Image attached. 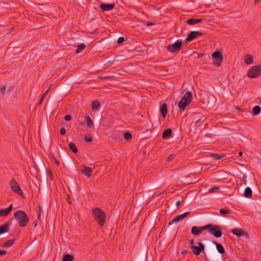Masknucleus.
<instances>
[{
  "label": "nucleus",
  "instance_id": "nucleus-50",
  "mask_svg": "<svg viewBox=\"0 0 261 261\" xmlns=\"http://www.w3.org/2000/svg\"><path fill=\"white\" fill-rule=\"evenodd\" d=\"M180 203V201L179 200H178V201H177L176 202L175 205H176L177 206H179V205Z\"/></svg>",
  "mask_w": 261,
  "mask_h": 261
},
{
  "label": "nucleus",
  "instance_id": "nucleus-2",
  "mask_svg": "<svg viewBox=\"0 0 261 261\" xmlns=\"http://www.w3.org/2000/svg\"><path fill=\"white\" fill-rule=\"evenodd\" d=\"M93 216L95 220L98 223L100 227H102L106 220V215L103 211L98 207L93 210Z\"/></svg>",
  "mask_w": 261,
  "mask_h": 261
},
{
  "label": "nucleus",
  "instance_id": "nucleus-41",
  "mask_svg": "<svg viewBox=\"0 0 261 261\" xmlns=\"http://www.w3.org/2000/svg\"><path fill=\"white\" fill-rule=\"evenodd\" d=\"M64 119L67 121H70L71 120V116L70 115H66L64 117Z\"/></svg>",
  "mask_w": 261,
  "mask_h": 261
},
{
  "label": "nucleus",
  "instance_id": "nucleus-12",
  "mask_svg": "<svg viewBox=\"0 0 261 261\" xmlns=\"http://www.w3.org/2000/svg\"><path fill=\"white\" fill-rule=\"evenodd\" d=\"M11 224V223L8 221L5 224L0 226V235L8 232L10 230L9 225Z\"/></svg>",
  "mask_w": 261,
  "mask_h": 261
},
{
  "label": "nucleus",
  "instance_id": "nucleus-24",
  "mask_svg": "<svg viewBox=\"0 0 261 261\" xmlns=\"http://www.w3.org/2000/svg\"><path fill=\"white\" fill-rule=\"evenodd\" d=\"M220 213L222 216L229 217L231 213L229 210L220 209Z\"/></svg>",
  "mask_w": 261,
  "mask_h": 261
},
{
  "label": "nucleus",
  "instance_id": "nucleus-59",
  "mask_svg": "<svg viewBox=\"0 0 261 261\" xmlns=\"http://www.w3.org/2000/svg\"><path fill=\"white\" fill-rule=\"evenodd\" d=\"M260 102H261V99H260Z\"/></svg>",
  "mask_w": 261,
  "mask_h": 261
},
{
  "label": "nucleus",
  "instance_id": "nucleus-33",
  "mask_svg": "<svg viewBox=\"0 0 261 261\" xmlns=\"http://www.w3.org/2000/svg\"><path fill=\"white\" fill-rule=\"evenodd\" d=\"M213 159H215L216 160H221L223 157H224L223 155H218L216 153H213L211 155Z\"/></svg>",
  "mask_w": 261,
  "mask_h": 261
},
{
  "label": "nucleus",
  "instance_id": "nucleus-10",
  "mask_svg": "<svg viewBox=\"0 0 261 261\" xmlns=\"http://www.w3.org/2000/svg\"><path fill=\"white\" fill-rule=\"evenodd\" d=\"M205 230H206V225L201 227L194 226L191 228V233L193 235L198 236L201 234L202 231Z\"/></svg>",
  "mask_w": 261,
  "mask_h": 261
},
{
  "label": "nucleus",
  "instance_id": "nucleus-21",
  "mask_svg": "<svg viewBox=\"0 0 261 261\" xmlns=\"http://www.w3.org/2000/svg\"><path fill=\"white\" fill-rule=\"evenodd\" d=\"M252 191L250 187L246 188L244 193V196L246 198H251L252 196Z\"/></svg>",
  "mask_w": 261,
  "mask_h": 261
},
{
  "label": "nucleus",
  "instance_id": "nucleus-5",
  "mask_svg": "<svg viewBox=\"0 0 261 261\" xmlns=\"http://www.w3.org/2000/svg\"><path fill=\"white\" fill-rule=\"evenodd\" d=\"M261 74V64L252 66L247 72L250 78H256Z\"/></svg>",
  "mask_w": 261,
  "mask_h": 261
},
{
  "label": "nucleus",
  "instance_id": "nucleus-19",
  "mask_svg": "<svg viewBox=\"0 0 261 261\" xmlns=\"http://www.w3.org/2000/svg\"><path fill=\"white\" fill-rule=\"evenodd\" d=\"M202 19H189L187 21V23L189 25H194L202 21Z\"/></svg>",
  "mask_w": 261,
  "mask_h": 261
},
{
  "label": "nucleus",
  "instance_id": "nucleus-16",
  "mask_svg": "<svg viewBox=\"0 0 261 261\" xmlns=\"http://www.w3.org/2000/svg\"><path fill=\"white\" fill-rule=\"evenodd\" d=\"M160 111L163 117L165 118L167 114V106L166 103H164L160 105Z\"/></svg>",
  "mask_w": 261,
  "mask_h": 261
},
{
  "label": "nucleus",
  "instance_id": "nucleus-57",
  "mask_svg": "<svg viewBox=\"0 0 261 261\" xmlns=\"http://www.w3.org/2000/svg\"><path fill=\"white\" fill-rule=\"evenodd\" d=\"M238 109L239 110H241L242 111H243V110H242V109H240V108H238Z\"/></svg>",
  "mask_w": 261,
  "mask_h": 261
},
{
  "label": "nucleus",
  "instance_id": "nucleus-14",
  "mask_svg": "<svg viewBox=\"0 0 261 261\" xmlns=\"http://www.w3.org/2000/svg\"><path fill=\"white\" fill-rule=\"evenodd\" d=\"M13 208L12 204H11L6 209H0V217L7 216L11 212Z\"/></svg>",
  "mask_w": 261,
  "mask_h": 261
},
{
  "label": "nucleus",
  "instance_id": "nucleus-25",
  "mask_svg": "<svg viewBox=\"0 0 261 261\" xmlns=\"http://www.w3.org/2000/svg\"><path fill=\"white\" fill-rule=\"evenodd\" d=\"M261 111V108L259 106H255L253 107L252 110V114L253 115H258Z\"/></svg>",
  "mask_w": 261,
  "mask_h": 261
},
{
  "label": "nucleus",
  "instance_id": "nucleus-13",
  "mask_svg": "<svg viewBox=\"0 0 261 261\" xmlns=\"http://www.w3.org/2000/svg\"><path fill=\"white\" fill-rule=\"evenodd\" d=\"M115 5L114 4H101L99 7L103 11H110L114 8Z\"/></svg>",
  "mask_w": 261,
  "mask_h": 261
},
{
  "label": "nucleus",
  "instance_id": "nucleus-18",
  "mask_svg": "<svg viewBox=\"0 0 261 261\" xmlns=\"http://www.w3.org/2000/svg\"><path fill=\"white\" fill-rule=\"evenodd\" d=\"M172 133V131L171 128L166 129L163 133L162 138L163 139H167L171 137Z\"/></svg>",
  "mask_w": 261,
  "mask_h": 261
},
{
  "label": "nucleus",
  "instance_id": "nucleus-49",
  "mask_svg": "<svg viewBox=\"0 0 261 261\" xmlns=\"http://www.w3.org/2000/svg\"><path fill=\"white\" fill-rule=\"evenodd\" d=\"M67 202H68V203H70V204L71 203V201L70 200V197H69V195H68V198L67 199Z\"/></svg>",
  "mask_w": 261,
  "mask_h": 261
},
{
  "label": "nucleus",
  "instance_id": "nucleus-58",
  "mask_svg": "<svg viewBox=\"0 0 261 261\" xmlns=\"http://www.w3.org/2000/svg\"><path fill=\"white\" fill-rule=\"evenodd\" d=\"M11 90V88H10V89H9V92H10Z\"/></svg>",
  "mask_w": 261,
  "mask_h": 261
},
{
  "label": "nucleus",
  "instance_id": "nucleus-20",
  "mask_svg": "<svg viewBox=\"0 0 261 261\" xmlns=\"http://www.w3.org/2000/svg\"><path fill=\"white\" fill-rule=\"evenodd\" d=\"M244 62L247 64H251L253 62V59L251 55H247L244 58Z\"/></svg>",
  "mask_w": 261,
  "mask_h": 261
},
{
  "label": "nucleus",
  "instance_id": "nucleus-7",
  "mask_svg": "<svg viewBox=\"0 0 261 261\" xmlns=\"http://www.w3.org/2000/svg\"><path fill=\"white\" fill-rule=\"evenodd\" d=\"M10 187L11 189L14 192L17 193L18 195H22V192L19 185L14 178H12L10 181Z\"/></svg>",
  "mask_w": 261,
  "mask_h": 261
},
{
  "label": "nucleus",
  "instance_id": "nucleus-22",
  "mask_svg": "<svg viewBox=\"0 0 261 261\" xmlns=\"http://www.w3.org/2000/svg\"><path fill=\"white\" fill-rule=\"evenodd\" d=\"M85 120L87 126L89 128H93L94 127L93 122L89 116H86Z\"/></svg>",
  "mask_w": 261,
  "mask_h": 261
},
{
  "label": "nucleus",
  "instance_id": "nucleus-3",
  "mask_svg": "<svg viewBox=\"0 0 261 261\" xmlns=\"http://www.w3.org/2000/svg\"><path fill=\"white\" fill-rule=\"evenodd\" d=\"M192 99V92H186L178 103V107L179 108L180 112L185 111L186 108L191 103Z\"/></svg>",
  "mask_w": 261,
  "mask_h": 261
},
{
  "label": "nucleus",
  "instance_id": "nucleus-53",
  "mask_svg": "<svg viewBox=\"0 0 261 261\" xmlns=\"http://www.w3.org/2000/svg\"><path fill=\"white\" fill-rule=\"evenodd\" d=\"M48 90H47L45 92V93L42 95V96H43V97H44L46 95V94H47V93H48Z\"/></svg>",
  "mask_w": 261,
  "mask_h": 261
},
{
  "label": "nucleus",
  "instance_id": "nucleus-42",
  "mask_svg": "<svg viewBox=\"0 0 261 261\" xmlns=\"http://www.w3.org/2000/svg\"><path fill=\"white\" fill-rule=\"evenodd\" d=\"M218 187H214L208 190L210 193L215 192L218 189Z\"/></svg>",
  "mask_w": 261,
  "mask_h": 261
},
{
  "label": "nucleus",
  "instance_id": "nucleus-30",
  "mask_svg": "<svg viewBox=\"0 0 261 261\" xmlns=\"http://www.w3.org/2000/svg\"><path fill=\"white\" fill-rule=\"evenodd\" d=\"M69 148L74 152L77 153L78 150L75 146V145L72 142L69 144Z\"/></svg>",
  "mask_w": 261,
  "mask_h": 261
},
{
  "label": "nucleus",
  "instance_id": "nucleus-44",
  "mask_svg": "<svg viewBox=\"0 0 261 261\" xmlns=\"http://www.w3.org/2000/svg\"><path fill=\"white\" fill-rule=\"evenodd\" d=\"M194 240L192 239L189 242V246L191 247V246H194Z\"/></svg>",
  "mask_w": 261,
  "mask_h": 261
},
{
  "label": "nucleus",
  "instance_id": "nucleus-56",
  "mask_svg": "<svg viewBox=\"0 0 261 261\" xmlns=\"http://www.w3.org/2000/svg\"><path fill=\"white\" fill-rule=\"evenodd\" d=\"M37 221H36L34 222V227H36L37 225Z\"/></svg>",
  "mask_w": 261,
  "mask_h": 261
},
{
  "label": "nucleus",
  "instance_id": "nucleus-23",
  "mask_svg": "<svg viewBox=\"0 0 261 261\" xmlns=\"http://www.w3.org/2000/svg\"><path fill=\"white\" fill-rule=\"evenodd\" d=\"M212 56L213 58H214V59H219V60H220L221 59H223L222 54H221V53L218 51L214 52L212 54Z\"/></svg>",
  "mask_w": 261,
  "mask_h": 261
},
{
  "label": "nucleus",
  "instance_id": "nucleus-46",
  "mask_svg": "<svg viewBox=\"0 0 261 261\" xmlns=\"http://www.w3.org/2000/svg\"><path fill=\"white\" fill-rule=\"evenodd\" d=\"M154 25V23H151V22H149V21H147V23H146V25H147V26H150V25Z\"/></svg>",
  "mask_w": 261,
  "mask_h": 261
},
{
  "label": "nucleus",
  "instance_id": "nucleus-45",
  "mask_svg": "<svg viewBox=\"0 0 261 261\" xmlns=\"http://www.w3.org/2000/svg\"><path fill=\"white\" fill-rule=\"evenodd\" d=\"M6 254V252L5 250H0V255H4Z\"/></svg>",
  "mask_w": 261,
  "mask_h": 261
},
{
  "label": "nucleus",
  "instance_id": "nucleus-15",
  "mask_svg": "<svg viewBox=\"0 0 261 261\" xmlns=\"http://www.w3.org/2000/svg\"><path fill=\"white\" fill-rule=\"evenodd\" d=\"M81 172L86 176L90 177L92 173V169L90 167L84 166L83 169H81Z\"/></svg>",
  "mask_w": 261,
  "mask_h": 261
},
{
  "label": "nucleus",
  "instance_id": "nucleus-28",
  "mask_svg": "<svg viewBox=\"0 0 261 261\" xmlns=\"http://www.w3.org/2000/svg\"><path fill=\"white\" fill-rule=\"evenodd\" d=\"M74 257L72 255L70 254H65L63 255L62 261H73Z\"/></svg>",
  "mask_w": 261,
  "mask_h": 261
},
{
  "label": "nucleus",
  "instance_id": "nucleus-48",
  "mask_svg": "<svg viewBox=\"0 0 261 261\" xmlns=\"http://www.w3.org/2000/svg\"><path fill=\"white\" fill-rule=\"evenodd\" d=\"M43 99H44V97L43 96H42V97L40 98V100H39V105H41V103L42 102L43 100Z\"/></svg>",
  "mask_w": 261,
  "mask_h": 261
},
{
  "label": "nucleus",
  "instance_id": "nucleus-29",
  "mask_svg": "<svg viewBox=\"0 0 261 261\" xmlns=\"http://www.w3.org/2000/svg\"><path fill=\"white\" fill-rule=\"evenodd\" d=\"M14 242V239H11L6 241L4 244L3 247L4 248H9L12 246Z\"/></svg>",
  "mask_w": 261,
  "mask_h": 261
},
{
  "label": "nucleus",
  "instance_id": "nucleus-47",
  "mask_svg": "<svg viewBox=\"0 0 261 261\" xmlns=\"http://www.w3.org/2000/svg\"><path fill=\"white\" fill-rule=\"evenodd\" d=\"M54 163L57 164L58 166L59 165L60 163H59V162L56 159H55V161H54Z\"/></svg>",
  "mask_w": 261,
  "mask_h": 261
},
{
  "label": "nucleus",
  "instance_id": "nucleus-35",
  "mask_svg": "<svg viewBox=\"0 0 261 261\" xmlns=\"http://www.w3.org/2000/svg\"><path fill=\"white\" fill-rule=\"evenodd\" d=\"M6 90V88L5 86H2L0 88V93L1 94V95L4 96L5 95V92Z\"/></svg>",
  "mask_w": 261,
  "mask_h": 261
},
{
  "label": "nucleus",
  "instance_id": "nucleus-38",
  "mask_svg": "<svg viewBox=\"0 0 261 261\" xmlns=\"http://www.w3.org/2000/svg\"><path fill=\"white\" fill-rule=\"evenodd\" d=\"M125 39L123 37H119L117 40V43L119 44L122 43L124 41Z\"/></svg>",
  "mask_w": 261,
  "mask_h": 261
},
{
  "label": "nucleus",
  "instance_id": "nucleus-31",
  "mask_svg": "<svg viewBox=\"0 0 261 261\" xmlns=\"http://www.w3.org/2000/svg\"><path fill=\"white\" fill-rule=\"evenodd\" d=\"M85 47H86L85 44L84 43H81V44L78 45V46H77V48L76 49L75 53L76 54L79 53L82 50L84 49Z\"/></svg>",
  "mask_w": 261,
  "mask_h": 261
},
{
  "label": "nucleus",
  "instance_id": "nucleus-26",
  "mask_svg": "<svg viewBox=\"0 0 261 261\" xmlns=\"http://www.w3.org/2000/svg\"><path fill=\"white\" fill-rule=\"evenodd\" d=\"M191 249L193 251L194 254H195L196 255H198L200 254V253L201 252L200 251V250L198 246H192L190 247Z\"/></svg>",
  "mask_w": 261,
  "mask_h": 261
},
{
  "label": "nucleus",
  "instance_id": "nucleus-4",
  "mask_svg": "<svg viewBox=\"0 0 261 261\" xmlns=\"http://www.w3.org/2000/svg\"><path fill=\"white\" fill-rule=\"evenodd\" d=\"M222 227L219 225L208 224L206 225V230L208 232L213 234L215 237L219 238L222 237L223 232Z\"/></svg>",
  "mask_w": 261,
  "mask_h": 261
},
{
  "label": "nucleus",
  "instance_id": "nucleus-40",
  "mask_svg": "<svg viewBox=\"0 0 261 261\" xmlns=\"http://www.w3.org/2000/svg\"><path fill=\"white\" fill-rule=\"evenodd\" d=\"M66 130L65 127H62L60 130V133L62 135H64L66 134Z\"/></svg>",
  "mask_w": 261,
  "mask_h": 261
},
{
  "label": "nucleus",
  "instance_id": "nucleus-34",
  "mask_svg": "<svg viewBox=\"0 0 261 261\" xmlns=\"http://www.w3.org/2000/svg\"><path fill=\"white\" fill-rule=\"evenodd\" d=\"M222 60L223 59H221L220 60H219V59H214V64L217 67H219L222 63Z\"/></svg>",
  "mask_w": 261,
  "mask_h": 261
},
{
  "label": "nucleus",
  "instance_id": "nucleus-36",
  "mask_svg": "<svg viewBox=\"0 0 261 261\" xmlns=\"http://www.w3.org/2000/svg\"><path fill=\"white\" fill-rule=\"evenodd\" d=\"M39 207V212L38 213V219H39L40 217L41 214L43 213L42 208L40 205H38Z\"/></svg>",
  "mask_w": 261,
  "mask_h": 261
},
{
  "label": "nucleus",
  "instance_id": "nucleus-6",
  "mask_svg": "<svg viewBox=\"0 0 261 261\" xmlns=\"http://www.w3.org/2000/svg\"><path fill=\"white\" fill-rule=\"evenodd\" d=\"M182 40L178 39L175 43L167 46V49L172 53L179 51L181 48Z\"/></svg>",
  "mask_w": 261,
  "mask_h": 261
},
{
  "label": "nucleus",
  "instance_id": "nucleus-54",
  "mask_svg": "<svg viewBox=\"0 0 261 261\" xmlns=\"http://www.w3.org/2000/svg\"><path fill=\"white\" fill-rule=\"evenodd\" d=\"M243 155V152L240 151L239 152V156H241Z\"/></svg>",
  "mask_w": 261,
  "mask_h": 261
},
{
  "label": "nucleus",
  "instance_id": "nucleus-43",
  "mask_svg": "<svg viewBox=\"0 0 261 261\" xmlns=\"http://www.w3.org/2000/svg\"><path fill=\"white\" fill-rule=\"evenodd\" d=\"M204 120V119H203V118H199L198 119H197L196 121H195V123L197 124L198 123H199L201 121H203Z\"/></svg>",
  "mask_w": 261,
  "mask_h": 261
},
{
  "label": "nucleus",
  "instance_id": "nucleus-55",
  "mask_svg": "<svg viewBox=\"0 0 261 261\" xmlns=\"http://www.w3.org/2000/svg\"><path fill=\"white\" fill-rule=\"evenodd\" d=\"M261 0H255V4H256L259 2Z\"/></svg>",
  "mask_w": 261,
  "mask_h": 261
},
{
  "label": "nucleus",
  "instance_id": "nucleus-51",
  "mask_svg": "<svg viewBox=\"0 0 261 261\" xmlns=\"http://www.w3.org/2000/svg\"><path fill=\"white\" fill-rule=\"evenodd\" d=\"M110 77H111L109 76H105L102 77L101 78L103 79H105V80H107V79H109Z\"/></svg>",
  "mask_w": 261,
  "mask_h": 261
},
{
  "label": "nucleus",
  "instance_id": "nucleus-1",
  "mask_svg": "<svg viewBox=\"0 0 261 261\" xmlns=\"http://www.w3.org/2000/svg\"><path fill=\"white\" fill-rule=\"evenodd\" d=\"M14 218L21 227H25L29 222V218L27 213L21 210H18L14 213Z\"/></svg>",
  "mask_w": 261,
  "mask_h": 261
},
{
  "label": "nucleus",
  "instance_id": "nucleus-9",
  "mask_svg": "<svg viewBox=\"0 0 261 261\" xmlns=\"http://www.w3.org/2000/svg\"><path fill=\"white\" fill-rule=\"evenodd\" d=\"M190 214V212H186L181 215L176 216L175 218H173L172 222L169 223V225H171L172 224H173V223H176L184 219L187 217Z\"/></svg>",
  "mask_w": 261,
  "mask_h": 261
},
{
  "label": "nucleus",
  "instance_id": "nucleus-39",
  "mask_svg": "<svg viewBox=\"0 0 261 261\" xmlns=\"http://www.w3.org/2000/svg\"><path fill=\"white\" fill-rule=\"evenodd\" d=\"M85 140L88 142H91L92 141V138L91 136H85Z\"/></svg>",
  "mask_w": 261,
  "mask_h": 261
},
{
  "label": "nucleus",
  "instance_id": "nucleus-27",
  "mask_svg": "<svg viewBox=\"0 0 261 261\" xmlns=\"http://www.w3.org/2000/svg\"><path fill=\"white\" fill-rule=\"evenodd\" d=\"M100 107V102L97 100L93 101L92 102V108L93 110H98Z\"/></svg>",
  "mask_w": 261,
  "mask_h": 261
},
{
  "label": "nucleus",
  "instance_id": "nucleus-37",
  "mask_svg": "<svg viewBox=\"0 0 261 261\" xmlns=\"http://www.w3.org/2000/svg\"><path fill=\"white\" fill-rule=\"evenodd\" d=\"M198 245H199V249L200 250V251L201 252H203L204 250V245L202 243H198Z\"/></svg>",
  "mask_w": 261,
  "mask_h": 261
},
{
  "label": "nucleus",
  "instance_id": "nucleus-32",
  "mask_svg": "<svg viewBox=\"0 0 261 261\" xmlns=\"http://www.w3.org/2000/svg\"><path fill=\"white\" fill-rule=\"evenodd\" d=\"M124 138L126 140L129 141L132 138V135L129 132H125L124 133Z\"/></svg>",
  "mask_w": 261,
  "mask_h": 261
},
{
  "label": "nucleus",
  "instance_id": "nucleus-52",
  "mask_svg": "<svg viewBox=\"0 0 261 261\" xmlns=\"http://www.w3.org/2000/svg\"><path fill=\"white\" fill-rule=\"evenodd\" d=\"M187 253H188V251L187 250H184V251H183L182 252V254H184V255L186 254Z\"/></svg>",
  "mask_w": 261,
  "mask_h": 261
},
{
  "label": "nucleus",
  "instance_id": "nucleus-17",
  "mask_svg": "<svg viewBox=\"0 0 261 261\" xmlns=\"http://www.w3.org/2000/svg\"><path fill=\"white\" fill-rule=\"evenodd\" d=\"M212 242L213 243L216 245V249L219 253L221 254L225 253L224 248L221 244L217 243L215 241H213Z\"/></svg>",
  "mask_w": 261,
  "mask_h": 261
},
{
  "label": "nucleus",
  "instance_id": "nucleus-11",
  "mask_svg": "<svg viewBox=\"0 0 261 261\" xmlns=\"http://www.w3.org/2000/svg\"><path fill=\"white\" fill-rule=\"evenodd\" d=\"M231 232L237 237H241L243 236H246L248 237L247 233L241 228H233L231 230Z\"/></svg>",
  "mask_w": 261,
  "mask_h": 261
},
{
  "label": "nucleus",
  "instance_id": "nucleus-8",
  "mask_svg": "<svg viewBox=\"0 0 261 261\" xmlns=\"http://www.w3.org/2000/svg\"><path fill=\"white\" fill-rule=\"evenodd\" d=\"M203 35V34L200 32L192 31L189 34L188 37L186 39V41L190 42L198 36H202Z\"/></svg>",
  "mask_w": 261,
  "mask_h": 261
}]
</instances>
